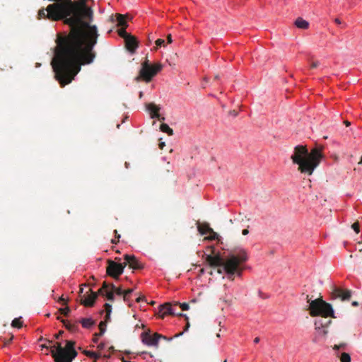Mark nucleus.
I'll return each instance as SVG.
<instances>
[{
	"label": "nucleus",
	"instance_id": "obj_47",
	"mask_svg": "<svg viewBox=\"0 0 362 362\" xmlns=\"http://www.w3.org/2000/svg\"><path fill=\"white\" fill-rule=\"evenodd\" d=\"M248 233H249V230H248L247 229H244V230H243V231H242V234H243V235H247Z\"/></svg>",
	"mask_w": 362,
	"mask_h": 362
},
{
	"label": "nucleus",
	"instance_id": "obj_56",
	"mask_svg": "<svg viewBox=\"0 0 362 362\" xmlns=\"http://www.w3.org/2000/svg\"><path fill=\"white\" fill-rule=\"evenodd\" d=\"M143 95H144L143 92H142V91H140V92H139V99H141V98H142V97H143Z\"/></svg>",
	"mask_w": 362,
	"mask_h": 362
},
{
	"label": "nucleus",
	"instance_id": "obj_50",
	"mask_svg": "<svg viewBox=\"0 0 362 362\" xmlns=\"http://www.w3.org/2000/svg\"><path fill=\"white\" fill-rule=\"evenodd\" d=\"M144 297H138V298H136V302L139 303V302H141V300H144Z\"/></svg>",
	"mask_w": 362,
	"mask_h": 362
},
{
	"label": "nucleus",
	"instance_id": "obj_53",
	"mask_svg": "<svg viewBox=\"0 0 362 362\" xmlns=\"http://www.w3.org/2000/svg\"><path fill=\"white\" fill-rule=\"evenodd\" d=\"M352 305L353 306H358V303L357 301H353L352 302Z\"/></svg>",
	"mask_w": 362,
	"mask_h": 362
},
{
	"label": "nucleus",
	"instance_id": "obj_42",
	"mask_svg": "<svg viewBox=\"0 0 362 362\" xmlns=\"http://www.w3.org/2000/svg\"><path fill=\"white\" fill-rule=\"evenodd\" d=\"M40 341H45V342L48 343L49 344H53V341L52 340H49V339H44L42 337H41L40 339H39Z\"/></svg>",
	"mask_w": 362,
	"mask_h": 362
},
{
	"label": "nucleus",
	"instance_id": "obj_33",
	"mask_svg": "<svg viewBox=\"0 0 362 362\" xmlns=\"http://www.w3.org/2000/svg\"><path fill=\"white\" fill-rule=\"evenodd\" d=\"M345 346H346V344H344V343H341V344H338V345H337V344H336V345H334V346H333V349H334V350H337V351H339V349H344V347H345Z\"/></svg>",
	"mask_w": 362,
	"mask_h": 362
},
{
	"label": "nucleus",
	"instance_id": "obj_35",
	"mask_svg": "<svg viewBox=\"0 0 362 362\" xmlns=\"http://www.w3.org/2000/svg\"><path fill=\"white\" fill-rule=\"evenodd\" d=\"M55 344H49L48 343H45V344H42L40 346L42 348V349H50L51 350V348L52 346H53Z\"/></svg>",
	"mask_w": 362,
	"mask_h": 362
},
{
	"label": "nucleus",
	"instance_id": "obj_58",
	"mask_svg": "<svg viewBox=\"0 0 362 362\" xmlns=\"http://www.w3.org/2000/svg\"><path fill=\"white\" fill-rule=\"evenodd\" d=\"M109 351H110V353L111 354V352L114 351V347L113 346H110L109 348Z\"/></svg>",
	"mask_w": 362,
	"mask_h": 362
},
{
	"label": "nucleus",
	"instance_id": "obj_61",
	"mask_svg": "<svg viewBox=\"0 0 362 362\" xmlns=\"http://www.w3.org/2000/svg\"><path fill=\"white\" fill-rule=\"evenodd\" d=\"M13 336H11V338L8 340V342L11 341L13 340Z\"/></svg>",
	"mask_w": 362,
	"mask_h": 362
},
{
	"label": "nucleus",
	"instance_id": "obj_46",
	"mask_svg": "<svg viewBox=\"0 0 362 362\" xmlns=\"http://www.w3.org/2000/svg\"><path fill=\"white\" fill-rule=\"evenodd\" d=\"M334 351H335V356H336L337 358H339V356H340V354H341V352L340 351V349H339V351H337V350H334Z\"/></svg>",
	"mask_w": 362,
	"mask_h": 362
},
{
	"label": "nucleus",
	"instance_id": "obj_41",
	"mask_svg": "<svg viewBox=\"0 0 362 362\" xmlns=\"http://www.w3.org/2000/svg\"><path fill=\"white\" fill-rule=\"evenodd\" d=\"M110 314L111 313H106V315L105 317V320L103 322H106V324L110 320Z\"/></svg>",
	"mask_w": 362,
	"mask_h": 362
},
{
	"label": "nucleus",
	"instance_id": "obj_30",
	"mask_svg": "<svg viewBox=\"0 0 362 362\" xmlns=\"http://www.w3.org/2000/svg\"><path fill=\"white\" fill-rule=\"evenodd\" d=\"M59 312L61 314L64 315V316H68L70 313V308L68 306H66L64 308H60L59 310Z\"/></svg>",
	"mask_w": 362,
	"mask_h": 362
},
{
	"label": "nucleus",
	"instance_id": "obj_57",
	"mask_svg": "<svg viewBox=\"0 0 362 362\" xmlns=\"http://www.w3.org/2000/svg\"><path fill=\"white\" fill-rule=\"evenodd\" d=\"M344 124H346V127H349L351 124V123L349 121H347V120L344 121Z\"/></svg>",
	"mask_w": 362,
	"mask_h": 362
},
{
	"label": "nucleus",
	"instance_id": "obj_34",
	"mask_svg": "<svg viewBox=\"0 0 362 362\" xmlns=\"http://www.w3.org/2000/svg\"><path fill=\"white\" fill-rule=\"evenodd\" d=\"M104 306H105L106 313H111V312H112L111 305L109 303H105Z\"/></svg>",
	"mask_w": 362,
	"mask_h": 362
},
{
	"label": "nucleus",
	"instance_id": "obj_7",
	"mask_svg": "<svg viewBox=\"0 0 362 362\" xmlns=\"http://www.w3.org/2000/svg\"><path fill=\"white\" fill-rule=\"evenodd\" d=\"M118 34L120 37L124 39L126 47L130 52H134L138 47V43L136 38L126 32L124 29H119Z\"/></svg>",
	"mask_w": 362,
	"mask_h": 362
},
{
	"label": "nucleus",
	"instance_id": "obj_38",
	"mask_svg": "<svg viewBox=\"0 0 362 362\" xmlns=\"http://www.w3.org/2000/svg\"><path fill=\"white\" fill-rule=\"evenodd\" d=\"M105 343H103V342H102V343L99 344L98 345V346H97V349H98V350L99 351L98 352H100V351H102L103 349H105Z\"/></svg>",
	"mask_w": 362,
	"mask_h": 362
},
{
	"label": "nucleus",
	"instance_id": "obj_10",
	"mask_svg": "<svg viewBox=\"0 0 362 362\" xmlns=\"http://www.w3.org/2000/svg\"><path fill=\"white\" fill-rule=\"evenodd\" d=\"M163 337V335L158 333H155L153 335L149 333H143L142 341L148 346H157L159 339Z\"/></svg>",
	"mask_w": 362,
	"mask_h": 362
},
{
	"label": "nucleus",
	"instance_id": "obj_37",
	"mask_svg": "<svg viewBox=\"0 0 362 362\" xmlns=\"http://www.w3.org/2000/svg\"><path fill=\"white\" fill-rule=\"evenodd\" d=\"M320 65V62L318 61L313 62L310 64V69H315Z\"/></svg>",
	"mask_w": 362,
	"mask_h": 362
},
{
	"label": "nucleus",
	"instance_id": "obj_48",
	"mask_svg": "<svg viewBox=\"0 0 362 362\" xmlns=\"http://www.w3.org/2000/svg\"><path fill=\"white\" fill-rule=\"evenodd\" d=\"M114 233H115V238H116L117 239H119V238H120V235H119V234H118L117 230H114Z\"/></svg>",
	"mask_w": 362,
	"mask_h": 362
},
{
	"label": "nucleus",
	"instance_id": "obj_25",
	"mask_svg": "<svg viewBox=\"0 0 362 362\" xmlns=\"http://www.w3.org/2000/svg\"><path fill=\"white\" fill-rule=\"evenodd\" d=\"M106 322L101 321L99 324L100 332L97 336H102L105 332Z\"/></svg>",
	"mask_w": 362,
	"mask_h": 362
},
{
	"label": "nucleus",
	"instance_id": "obj_60",
	"mask_svg": "<svg viewBox=\"0 0 362 362\" xmlns=\"http://www.w3.org/2000/svg\"><path fill=\"white\" fill-rule=\"evenodd\" d=\"M59 301H64V298L62 296V297H60V298H59Z\"/></svg>",
	"mask_w": 362,
	"mask_h": 362
},
{
	"label": "nucleus",
	"instance_id": "obj_20",
	"mask_svg": "<svg viewBox=\"0 0 362 362\" xmlns=\"http://www.w3.org/2000/svg\"><path fill=\"white\" fill-rule=\"evenodd\" d=\"M79 322H81L83 327L86 329L90 328L95 324L94 320L91 318H82Z\"/></svg>",
	"mask_w": 362,
	"mask_h": 362
},
{
	"label": "nucleus",
	"instance_id": "obj_31",
	"mask_svg": "<svg viewBox=\"0 0 362 362\" xmlns=\"http://www.w3.org/2000/svg\"><path fill=\"white\" fill-rule=\"evenodd\" d=\"M214 268H217L216 272L219 274H222L223 272H225L224 264H221V266L215 267Z\"/></svg>",
	"mask_w": 362,
	"mask_h": 362
},
{
	"label": "nucleus",
	"instance_id": "obj_5",
	"mask_svg": "<svg viewBox=\"0 0 362 362\" xmlns=\"http://www.w3.org/2000/svg\"><path fill=\"white\" fill-rule=\"evenodd\" d=\"M163 68V66L160 63L150 65L148 60L146 59L141 64V68L139 71V75L135 78V81L139 82L141 80H144L148 83L151 81L153 76H155Z\"/></svg>",
	"mask_w": 362,
	"mask_h": 362
},
{
	"label": "nucleus",
	"instance_id": "obj_55",
	"mask_svg": "<svg viewBox=\"0 0 362 362\" xmlns=\"http://www.w3.org/2000/svg\"><path fill=\"white\" fill-rule=\"evenodd\" d=\"M334 22L336 23H337V24H340L341 23V21L339 18H335Z\"/></svg>",
	"mask_w": 362,
	"mask_h": 362
},
{
	"label": "nucleus",
	"instance_id": "obj_44",
	"mask_svg": "<svg viewBox=\"0 0 362 362\" xmlns=\"http://www.w3.org/2000/svg\"><path fill=\"white\" fill-rule=\"evenodd\" d=\"M167 42H168V44H170L173 42L172 35L170 34H169L167 36Z\"/></svg>",
	"mask_w": 362,
	"mask_h": 362
},
{
	"label": "nucleus",
	"instance_id": "obj_49",
	"mask_svg": "<svg viewBox=\"0 0 362 362\" xmlns=\"http://www.w3.org/2000/svg\"><path fill=\"white\" fill-rule=\"evenodd\" d=\"M165 146V143H164V142H160V144H159V148H160V149H163V147H164Z\"/></svg>",
	"mask_w": 362,
	"mask_h": 362
},
{
	"label": "nucleus",
	"instance_id": "obj_1",
	"mask_svg": "<svg viewBox=\"0 0 362 362\" xmlns=\"http://www.w3.org/2000/svg\"><path fill=\"white\" fill-rule=\"evenodd\" d=\"M322 151V147L317 146L308 151L306 146L298 145L294 148L291 159L298 165V170L301 173L311 175L323 157Z\"/></svg>",
	"mask_w": 362,
	"mask_h": 362
},
{
	"label": "nucleus",
	"instance_id": "obj_43",
	"mask_svg": "<svg viewBox=\"0 0 362 362\" xmlns=\"http://www.w3.org/2000/svg\"><path fill=\"white\" fill-rule=\"evenodd\" d=\"M96 293H98V294H100V295H103V296H105V290H104L103 288H100L98 291V292H96Z\"/></svg>",
	"mask_w": 362,
	"mask_h": 362
},
{
	"label": "nucleus",
	"instance_id": "obj_6",
	"mask_svg": "<svg viewBox=\"0 0 362 362\" xmlns=\"http://www.w3.org/2000/svg\"><path fill=\"white\" fill-rule=\"evenodd\" d=\"M107 264L108 265L106 269L107 274L115 279H118L119 276L123 273L125 265L111 259L107 260Z\"/></svg>",
	"mask_w": 362,
	"mask_h": 362
},
{
	"label": "nucleus",
	"instance_id": "obj_52",
	"mask_svg": "<svg viewBox=\"0 0 362 362\" xmlns=\"http://www.w3.org/2000/svg\"><path fill=\"white\" fill-rule=\"evenodd\" d=\"M110 353L108 354H104L103 356L105 358H109L110 357Z\"/></svg>",
	"mask_w": 362,
	"mask_h": 362
},
{
	"label": "nucleus",
	"instance_id": "obj_29",
	"mask_svg": "<svg viewBox=\"0 0 362 362\" xmlns=\"http://www.w3.org/2000/svg\"><path fill=\"white\" fill-rule=\"evenodd\" d=\"M208 233L210 234V235L206 238V239L208 240H214L217 239L218 237V235L216 232H214L213 229L212 231H209Z\"/></svg>",
	"mask_w": 362,
	"mask_h": 362
},
{
	"label": "nucleus",
	"instance_id": "obj_63",
	"mask_svg": "<svg viewBox=\"0 0 362 362\" xmlns=\"http://www.w3.org/2000/svg\"><path fill=\"white\" fill-rule=\"evenodd\" d=\"M115 259L117 261H120V258H118V257H116Z\"/></svg>",
	"mask_w": 362,
	"mask_h": 362
},
{
	"label": "nucleus",
	"instance_id": "obj_64",
	"mask_svg": "<svg viewBox=\"0 0 362 362\" xmlns=\"http://www.w3.org/2000/svg\"><path fill=\"white\" fill-rule=\"evenodd\" d=\"M83 293V288H81L80 289V293Z\"/></svg>",
	"mask_w": 362,
	"mask_h": 362
},
{
	"label": "nucleus",
	"instance_id": "obj_28",
	"mask_svg": "<svg viewBox=\"0 0 362 362\" xmlns=\"http://www.w3.org/2000/svg\"><path fill=\"white\" fill-rule=\"evenodd\" d=\"M180 306L182 310H187L189 309V304L187 303H175L174 306Z\"/></svg>",
	"mask_w": 362,
	"mask_h": 362
},
{
	"label": "nucleus",
	"instance_id": "obj_14",
	"mask_svg": "<svg viewBox=\"0 0 362 362\" xmlns=\"http://www.w3.org/2000/svg\"><path fill=\"white\" fill-rule=\"evenodd\" d=\"M197 230L202 235H206L209 231H212V228H210L209 223H200L199 221L197 223Z\"/></svg>",
	"mask_w": 362,
	"mask_h": 362
},
{
	"label": "nucleus",
	"instance_id": "obj_2",
	"mask_svg": "<svg viewBox=\"0 0 362 362\" xmlns=\"http://www.w3.org/2000/svg\"><path fill=\"white\" fill-rule=\"evenodd\" d=\"M247 260V254L244 250H240L236 255L230 254L226 259H223L219 254L215 255H208L206 262L211 267H215L224 264L225 272L228 278L233 280V276L237 274L241 276L243 269L240 264Z\"/></svg>",
	"mask_w": 362,
	"mask_h": 362
},
{
	"label": "nucleus",
	"instance_id": "obj_18",
	"mask_svg": "<svg viewBox=\"0 0 362 362\" xmlns=\"http://www.w3.org/2000/svg\"><path fill=\"white\" fill-rule=\"evenodd\" d=\"M83 354L88 358H93L94 361L93 362H96V361L102 356L100 352H95L88 350H83Z\"/></svg>",
	"mask_w": 362,
	"mask_h": 362
},
{
	"label": "nucleus",
	"instance_id": "obj_4",
	"mask_svg": "<svg viewBox=\"0 0 362 362\" xmlns=\"http://www.w3.org/2000/svg\"><path fill=\"white\" fill-rule=\"evenodd\" d=\"M307 302L309 303V313L312 317L321 316L323 318L329 317H334V310L331 304L325 302L322 298L311 300L308 295H306Z\"/></svg>",
	"mask_w": 362,
	"mask_h": 362
},
{
	"label": "nucleus",
	"instance_id": "obj_45",
	"mask_svg": "<svg viewBox=\"0 0 362 362\" xmlns=\"http://www.w3.org/2000/svg\"><path fill=\"white\" fill-rule=\"evenodd\" d=\"M63 331H60L59 333L56 334L54 335L55 339H58L60 338V337L62 335Z\"/></svg>",
	"mask_w": 362,
	"mask_h": 362
},
{
	"label": "nucleus",
	"instance_id": "obj_22",
	"mask_svg": "<svg viewBox=\"0 0 362 362\" xmlns=\"http://www.w3.org/2000/svg\"><path fill=\"white\" fill-rule=\"evenodd\" d=\"M11 326L13 327L21 328L23 327L22 317L15 318L11 322Z\"/></svg>",
	"mask_w": 362,
	"mask_h": 362
},
{
	"label": "nucleus",
	"instance_id": "obj_36",
	"mask_svg": "<svg viewBox=\"0 0 362 362\" xmlns=\"http://www.w3.org/2000/svg\"><path fill=\"white\" fill-rule=\"evenodd\" d=\"M164 43H165V40H163V39H158L156 41V45L158 47H161L162 45H164Z\"/></svg>",
	"mask_w": 362,
	"mask_h": 362
},
{
	"label": "nucleus",
	"instance_id": "obj_39",
	"mask_svg": "<svg viewBox=\"0 0 362 362\" xmlns=\"http://www.w3.org/2000/svg\"><path fill=\"white\" fill-rule=\"evenodd\" d=\"M110 287V284H108L105 281H104L103 284V286L101 288H103L105 291H107Z\"/></svg>",
	"mask_w": 362,
	"mask_h": 362
},
{
	"label": "nucleus",
	"instance_id": "obj_23",
	"mask_svg": "<svg viewBox=\"0 0 362 362\" xmlns=\"http://www.w3.org/2000/svg\"><path fill=\"white\" fill-rule=\"evenodd\" d=\"M340 362H351V356L349 354L343 352L339 356Z\"/></svg>",
	"mask_w": 362,
	"mask_h": 362
},
{
	"label": "nucleus",
	"instance_id": "obj_26",
	"mask_svg": "<svg viewBox=\"0 0 362 362\" xmlns=\"http://www.w3.org/2000/svg\"><path fill=\"white\" fill-rule=\"evenodd\" d=\"M114 291L111 289V291H105V296L107 298V300H111V301H113L115 298H114Z\"/></svg>",
	"mask_w": 362,
	"mask_h": 362
},
{
	"label": "nucleus",
	"instance_id": "obj_17",
	"mask_svg": "<svg viewBox=\"0 0 362 362\" xmlns=\"http://www.w3.org/2000/svg\"><path fill=\"white\" fill-rule=\"evenodd\" d=\"M117 26L121 27V29H124L126 30V28L128 26L127 22L126 21V18L122 14H117Z\"/></svg>",
	"mask_w": 362,
	"mask_h": 362
},
{
	"label": "nucleus",
	"instance_id": "obj_32",
	"mask_svg": "<svg viewBox=\"0 0 362 362\" xmlns=\"http://www.w3.org/2000/svg\"><path fill=\"white\" fill-rule=\"evenodd\" d=\"M351 228L354 230V231L356 233H359V223L358 222H355L352 226Z\"/></svg>",
	"mask_w": 362,
	"mask_h": 362
},
{
	"label": "nucleus",
	"instance_id": "obj_59",
	"mask_svg": "<svg viewBox=\"0 0 362 362\" xmlns=\"http://www.w3.org/2000/svg\"><path fill=\"white\" fill-rule=\"evenodd\" d=\"M232 114H233V115H234V116H237V115H238V112H235V111H233Z\"/></svg>",
	"mask_w": 362,
	"mask_h": 362
},
{
	"label": "nucleus",
	"instance_id": "obj_8",
	"mask_svg": "<svg viewBox=\"0 0 362 362\" xmlns=\"http://www.w3.org/2000/svg\"><path fill=\"white\" fill-rule=\"evenodd\" d=\"M331 296L332 299L339 298L341 300H349L351 296V291L349 289L333 286Z\"/></svg>",
	"mask_w": 362,
	"mask_h": 362
},
{
	"label": "nucleus",
	"instance_id": "obj_13",
	"mask_svg": "<svg viewBox=\"0 0 362 362\" xmlns=\"http://www.w3.org/2000/svg\"><path fill=\"white\" fill-rule=\"evenodd\" d=\"M147 109L151 111V118H157L160 121H163L165 118L163 117H160L158 112L160 110V107L156 105L153 103H148L147 105Z\"/></svg>",
	"mask_w": 362,
	"mask_h": 362
},
{
	"label": "nucleus",
	"instance_id": "obj_21",
	"mask_svg": "<svg viewBox=\"0 0 362 362\" xmlns=\"http://www.w3.org/2000/svg\"><path fill=\"white\" fill-rule=\"evenodd\" d=\"M160 129L161 132L167 133L169 136H172L173 134V130L165 123L160 124Z\"/></svg>",
	"mask_w": 362,
	"mask_h": 362
},
{
	"label": "nucleus",
	"instance_id": "obj_11",
	"mask_svg": "<svg viewBox=\"0 0 362 362\" xmlns=\"http://www.w3.org/2000/svg\"><path fill=\"white\" fill-rule=\"evenodd\" d=\"M124 260L125 262L123 264L125 267L129 265V267L133 269L142 268V264L137 260L134 255H125Z\"/></svg>",
	"mask_w": 362,
	"mask_h": 362
},
{
	"label": "nucleus",
	"instance_id": "obj_16",
	"mask_svg": "<svg viewBox=\"0 0 362 362\" xmlns=\"http://www.w3.org/2000/svg\"><path fill=\"white\" fill-rule=\"evenodd\" d=\"M57 320H61L66 328L70 332H74L78 329V325L76 324H72L69 321L61 319L60 317H57Z\"/></svg>",
	"mask_w": 362,
	"mask_h": 362
},
{
	"label": "nucleus",
	"instance_id": "obj_3",
	"mask_svg": "<svg viewBox=\"0 0 362 362\" xmlns=\"http://www.w3.org/2000/svg\"><path fill=\"white\" fill-rule=\"evenodd\" d=\"M75 342L66 341L65 347H62L59 342L51 348V354L54 362H71L77 356L74 349Z\"/></svg>",
	"mask_w": 362,
	"mask_h": 362
},
{
	"label": "nucleus",
	"instance_id": "obj_24",
	"mask_svg": "<svg viewBox=\"0 0 362 362\" xmlns=\"http://www.w3.org/2000/svg\"><path fill=\"white\" fill-rule=\"evenodd\" d=\"M111 289L118 296L123 295L124 291L121 287H116L114 284H110Z\"/></svg>",
	"mask_w": 362,
	"mask_h": 362
},
{
	"label": "nucleus",
	"instance_id": "obj_27",
	"mask_svg": "<svg viewBox=\"0 0 362 362\" xmlns=\"http://www.w3.org/2000/svg\"><path fill=\"white\" fill-rule=\"evenodd\" d=\"M133 291H134L133 288H129V289H127V290L124 291V292H123V299H124V301H127L128 300L129 295H130Z\"/></svg>",
	"mask_w": 362,
	"mask_h": 362
},
{
	"label": "nucleus",
	"instance_id": "obj_19",
	"mask_svg": "<svg viewBox=\"0 0 362 362\" xmlns=\"http://www.w3.org/2000/svg\"><path fill=\"white\" fill-rule=\"evenodd\" d=\"M295 25L297 28L301 29H307L309 27L308 22L301 18H298L296 20Z\"/></svg>",
	"mask_w": 362,
	"mask_h": 362
},
{
	"label": "nucleus",
	"instance_id": "obj_40",
	"mask_svg": "<svg viewBox=\"0 0 362 362\" xmlns=\"http://www.w3.org/2000/svg\"><path fill=\"white\" fill-rule=\"evenodd\" d=\"M98 334V333H95L93 335V341L94 343H98V338L100 337V336H97Z\"/></svg>",
	"mask_w": 362,
	"mask_h": 362
},
{
	"label": "nucleus",
	"instance_id": "obj_9",
	"mask_svg": "<svg viewBox=\"0 0 362 362\" xmlns=\"http://www.w3.org/2000/svg\"><path fill=\"white\" fill-rule=\"evenodd\" d=\"M167 315L186 317L185 315H183L180 313L175 312V306L173 307L170 303H166L159 306L158 315L161 318H163Z\"/></svg>",
	"mask_w": 362,
	"mask_h": 362
},
{
	"label": "nucleus",
	"instance_id": "obj_12",
	"mask_svg": "<svg viewBox=\"0 0 362 362\" xmlns=\"http://www.w3.org/2000/svg\"><path fill=\"white\" fill-rule=\"evenodd\" d=\"M87 293H90V294L87 296L84 299L81 297V303L86 307H92L98 298V293L93 292L90 288L88 289Z\"/></svg>",
	"mask_w": 362,
	"mask_h": 362
},
{
	"label": "nucleus",
	"instance_id": "obj_51",
	"mask_svg": "<svg viewBox=\"0 0 362 362\" xmlns=\"http://www.w3.org/2000/svg\"><path fill=\"white\" fill-rule=\"evenodd\" d=\"M260 339L259 337H255V339H254V342L255 343H259Z\"/></svg>",
	"mask_w": 362,
	"mask_h": 362
},
{
	"label": "nucleus",
	"instance_id": "obj_15",
	"mask_svg": "<svg viewBox=\"0 0 362 362\" xmlns=\"http://www.w3.org/2000/svg\"><path fill=\"white\" fill-rule=\"evenodd\" d=\"M331 322H332L331 320H327V318L322 317L321 319L315 320V329H320L321 327H323V328L327 327V326H329L331 324Z\"/></svg>",
	"mask_w": 362,
	"mask_h": 362
},
{
	"label": "nucleus",
	"instance_id": "obj_62",
	"mask_svg": "<svg viewBox=\"0 0 362 362\" xmlns=\"http://www.w3.org/2000/svg\"><path fill=\"white\" fill-rule=\"evenodd\" d=\"M358 164H362V156H361V160L359 161Z\"/></svg>",
	"mask_w": 362,
	"mask_h": 362
},
{
	"label": "nucleus",
	"instance_id": "obj_54",
	"mask_svg": "<svg viewBox=\"0 0 362 362\" xmlns=\"http://www.w3.org/2000/svg\"><path fill=\"white\" fill-rule=\"evenodd\" d=\"M119 239H117V240L113 239V240H112V243L117 244L119 242Z\"/></svg>",
	"mask_w": 362,
	"mask_h": 362
}]
</instances>
